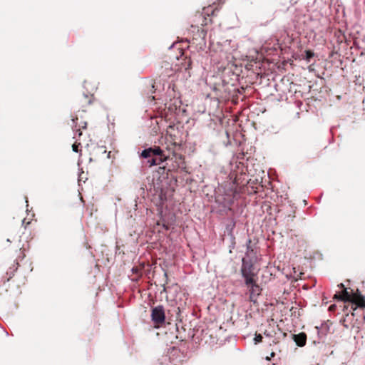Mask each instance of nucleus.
Returning <instances> with one entry per match:
<instances>
[{"mask_svg":"<svg viewBox=\"0 0 365 365\" xmlns=\"http://www.w3.org/2000/svg\"><path fill=\"white\" fill-rule=\"evenodd\" d=\"M255 262L251 259H247V258H242V267L240 271L245 284L252 283V279H255Z\"/></svg>","mask_w":365,"mask_h":365,"instance_id":"nucleus-1","label":"nucleus"},{"mask_svg":"<svg viewBox=\"0 0 365 365\" xmlns=\"http://www.w3.org/2000/svg\"><path fill=\"white\" fill-rule=\"evenodd\" d=\"M151 319L154 324H162L165 321V314L164 307L158 305L152 309Z\"/></svg>","mask_w":365,"mask_h":365,"instance_id":"nucleus-2","label":"nucleus"},{"mask_svg":"<svg viewBox=\"0 0 365 365\" xmlns=\"http://www.w3.org/2000/svg\"><path fill=\"white\" fill-rule=\"evenodd\" d=\"M249 288L250 299L251 302H255L258 296L260 295L262 289L257 284L256 280L252 279V282L250 284H245Z\"/></svg>","mask_w":365,"mask_h":365,"instance_id":"nucleus-3","label":"nucleus"},{"mask_svg":"<svg viewBox=\"0 0 365 365\" xmlns=\"http://www.w3.org/2000/svg\"><path fill=\"white\" fill-rule=\"evenodd\" d=\"M252 241L250 239H248L246 242L247 250L245 252V257L244 258H247V259H251L254 262L257 261V252L251 247Z\"/></svg>","mask_w":365,"mask_h":365,"instance_id":"nucleus-4","label":"nucleus"},{"mask_svg":"<svg viewBox=\"0 0 365 365\" xmlns=\"http://www.w3.org/2000/svg\"><path fill=\"white\" fill-rule=\"evenodd\" d=\"M351 302L356 304L357 307H365L364 297L357 290L356 293L352 294Z\"/></svg>","mask_w":365,"mask_h":365,"instance_id":"nucleus-5","label":"nucleus"},{"mask_svg":"<svg viewBox=\"0 0 365 365\" xmlns=\"http://www.w3.org/2000/svg\"><path fill=\"white\" fill-rule=\"evenodd\" d=\"M293 339L299 346H304L306 344L307 335L304 332L299 333L298 334H294L293 336Z\"/></svg>","mask_w":365,"mask_h":365,"instance_id":"nucleus-6","label":"nucleus"},{"mask_svg":"<svg viewBox=\"0 0 365 365\" xmlns=\"http://www.w3.org/2000/svg\"><path fill=\"white\" fill-rule=\"evenodd\" d=\"M352 294H351L346 289H344L341 294H334V298L344 302H351Z\"/></svg>","mask_w":365,"mask_h":365,"instance_id":"nucleus-7","label":"nucleus"},{"mask_svg":"<svg viewBox=\"0 0 365 365\" xmlns=\"http://www.w3.org/2000/svg\"><path fill=\"white\" fill-rule=\"evenodd\" d=\"M165 140L166 149L170 152L175 153V148L178 145V144L175 142H172L171 137H170V138L166 137Z\"/></svg>","mask_w":365,"mask_h":365,"instance_id":"nucleus-8","label":"nucleus"},{"mask_svg":"<svg viewBox=\"0 0 365 365\" xmlns=\"http://www.w3.org/2000/svg\"><path fill=\"white\" fill-rule=\"evenodd\" d=\"M151 153L153 155L163 156L165 155L164 151L158 146L151 148Z\"/></svg>","mask_w":365,"mask_h":365,"instance_id":"nucleus-9","label":"nucleus"},{"mask_svg":"<svg viewBox=\"0 0 365 365\" xmlns=\"http://www.w3.org/2000/svg\"><path fill=\"white\" fill-rule=\"evenodd\" d=\"M151 155V148H149L142 151L140 157H142L143 158H148Z\"/></svg>","mask_w":365,"mask_h":365,"instance_id":"nucleus-10","label":"nucleus"},{"mask_svg":"<svg viewBox=\"0 0 365 365\" xmlns=\"http://www.w3.org/2000/svg\"><path fill=\"white\" fill-rule=\"evenodd\" d=\"M78 120L77 118H75V119L73 118L72 120L73 124H76V120ZM74 127H75V128H73V130L75 131V136H74V138H76L77 135H78V137H80L81 135V134H82L81 132L80 131V129L76 128V125H75Z\"/></svg>","mask_w":365,"mask_h":365,"instance_id":"nucleus-11","label":"nucleus"},{"mask_svg":"<svg viewBox=\"0 0 365 365\" xmlns=\"http://www.w3.org/2000/svg\"><path fill=\"white\" fill-rule=\"evenodd\" d=\"M168 158H169V157L165 155H164L163 156H158V158H156L157 159L158 165H160L163 162L166 161Z\"/></svg>","mask_w":365,"mask_h":365,"instance_id":"nucleus-12","label":"nucleus"},{"mask_svg":"<svg viewBox=\"0 0 365 365\" xmlns=\"http://www.w3.org/2000/svg\"><path fill=\"white\" fill-rule=\"evenodd\" d=\"M262 341V336L260 334H256L255 337L254 338L255 344H257L261 342Z\"/></svg>","mask_w":365,"mask_h":365,"instance_id":"nucleus-13","label":"nucleus"},{"mask_svg":"<svg viewBox=\"0 0 365 365\" xmlns=\"http://www.w3.org/2000/svg\"><path fill=\"white\" fill-rule=\"evenodd\" d=\"M148 163L149 164L150 166L158 165L157 159H155V158L148 160Z\"/></svg>","mask_w":365,"mask_h":365,"instance_id":"nucleus-14","label":"nucleus"},{"mask_svg":"<svg viewBox=\"0 0 365 365\" xmlns=\"http://www.w3.org/2000/svg\"><path fill=\"white\" fill-rule=\"evenodd\" d=\"M80 145V144H76V143H75V144H73V145H72V148H73V152H76V153H78V145Z\"/></svg>","mask_w":365,"mask_h":365,"instance_id":"nucleus-15","label":"nucleus"},{"mask_svg":"<svg viewBox=\"0 0 365 365\" xmlns=\"http://www.w3.org/2000/svg\"><path fill=\"white\" fill-rule=\"evenodd\" d=\"M335 307H336V305H335V304H332V305H331V306L329 307V309L330 311H333V310H334Z\"/></svg>","mask_w":365,"mask_h":365,"instance_id":"nucleus-16","label":"nucleus"},{"mask_svg":"<svg viewBox=\"0 0 365 365\" xmlns=\"http://www.w3.org/2000/svg\"><path fill=\"white\" fill-rule=\"evenodd\" d=\"M338 287H339V288H341V289H345V288H344V284H343L342 283H340L339 284H338Z\"/></svg>","mask_w":365,"mask_h":365,"instance_id":"nucleus-17","label":"nucleus"},{"mask_svg":"<svg viewBox=\"0 0 365 365\" xmlns=\"http://www.w3.org/2000/svg\"><path fill=\"white\" fill-rule=\"evenodd\" d=\"M86 125L87 123L86 122L83 123V125L82 126L83 128H86Z\"/></svg>","mask_w":365,"mask_h":365,"instance_id":"nucleus-18","label":"nucleus"},{"mask_svg":"<svg viewBox=\"0 0 365 365\" xmlns=\"http://www.w3.org/2000/svg\"><path fill=\"white\" fill-rule=\"evenodd\" d=\"M237 178H235L234 181H233V184L235 185V184H237Z\"/></svg>","mask_w":365,"mask_h":365,"instance_id":"nucleus-19","label":"nucleus"},{"mask_svg":"<svg viewBox=\"0 0 365 365\" xmlns=\"http://www.w3.org/2000/svg\"><path fill=\"white\" fill-rule=\"evenodd\" d=\"M275 355L274 352H272L270 354V358L273 357Z\"/></svg>","mask_w":365,"mask_h":365,"instance_id":"nucleus-20","label":"nucleus"},{"mask_svg":"<svg viewBox=\"0 0 365 365\" xmlns=\"http://www.w3.org/2000/svg\"><path fill=\"white\" fill-rule=\"evenodd\" d=\"M132 271H133V272H136V271H137V269H135V268H133V269H132Z\"/></svg>","mask_w":365,"mask_h":365,"instance_id":"nucleus-21","label":"nucleus"},{"mask_svg":"<svg viewBox=\"0 0 365 365\" xmlns=\"http://www.w3.org/2000/svg\"><path fill=\"white\" fill-rule=\"evenodd\" d=\"M270 359H271V358H270L269 356H267V357H266V360H270Z\"/></svg>","mask_w":365,"mask_h":365,"instance_id":"nucleus-22","label":"nucleus"},{"mask_svg":"<svg viewBox=\"0 0 365 365\" xmlns=\"http://www.w3.org/2000/svg\"><path fill=\"white\" fill-rule=\"evenodd\" d=\"M236 192H237V191H236V190L235 189V190L233 191V195H235Z\"/></svg>","mask_w":365,"mask_h":365,"instance_id":"nucleus-23","label":"nucleus"}]
</instances>
